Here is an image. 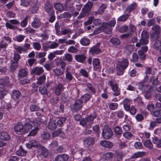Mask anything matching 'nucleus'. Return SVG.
Here are the masks:
<instances>
[{"label": "nucleus", "instance_id": "1", "mask_svg": "<svg viewBox=\"0 0 161 161\" xmlns=\"http://www.w3.org/2000/svg\"><path fill=\"white\" fill-rule=\"evenodd\" d=\"M113 135V132L111 128L108 126H105L102 130V136L105 139H109Z\"/></svg>", "mask_w": 161, "mask_h": 161}, {"label": "nucleus", "instance_id": "2", "mask_svg": "<svg viewBox=\"0 0 161 161\" xmlns=\"http://www.w3.org/2000/svg\"><path fill=\"white\" fill-rule=\"evenodd\" d=\"M9 21V22H6L5 24V26L7 29L15 30L16 29L18 28V27L13 25L18 26H19L20 25L19 20L16 19H10Z\"/></svg>", "mask_w": 161, "mask_h": 161}, {"label": "nucleus", "instance_id": "3", "mask_svg": "<svg viewBox=\"0 0 161 161\" xmlns=\"http://www.w3.org/2000/svg\"><path fill=\"white\" fill-rule=\"evenodd\" d=\"M83 107V103L79 99L75 100L74 103L71 106V110L73 112H77L81 109Z\"/></svg>", "mask_w": 161, "mask_h": 161}, {"label": "nucleus", "instance_id": "4", "mask_svg": "<svg viewBox=\"0 0 161 161\" xmlns=\"http://www.w3.org/2000/svg\"><path fill=\"white\" fill-rule=\"evenodd\" d=\"M108 85L111 87L112 90L114 92V95L117 96L120 95V89L117 84H114V82L112 80H110L108 82Z\"/></svg>", "mask_w": 161, "mask_h": 161}, {"label": "nucleus", "instance_id": "5", "mask_svg": "<svg viewBox=\"0 0 161 161\" xmlns=\"http://www.w3.org/2000/svg\"><path fill=\"white\" fill-rule=\"evenodd\" d=\"M100 44L97 43L95 45L90 48L89 53L92 55H95L101 52V50L100 48Z\"/></svg>", "mask_w": 161, "mask_h": 161}, {"label": "nucleus", "instance_id": "6", "mask_svg": "<svg viewBox=\"0 0 161 161\" xmlns=\"http://www.w3.org/2000/svg\"><path fill=\"white\" fill-rule=\"evenodd\" d=\"M14 130L16 133L18 135H22L25 133L24 126L21 122L17 123L14 126Z\"/></svg>", "mask_w": 161, "mask_h": 161}, {"label": "nucleus", "instance_id": "7", "mask_svg": "<svg viewBox=\"0 0 161 161\" xmlns=\"http://www.w3.org/2000/svg\"><path fill=\"white\" fill-rule=\"evenodd\" d=\"M44 9L48 15L55 14V11L52 5L49 2H46L44 4Z\"/></svg>", "mask_w": 161, "mask_h": 161}, {"label": "nucleus", "instance_id": "8", "mask_svg": "<svg viewBox=\"0 0 161 161\" xmlns=\"http://www.w3.org/2000/svg\"><path fill=\"white\" fill-rule=\"evenodd\" d=\"M100 60L98 58H94L92 61L93 69L95 71L100 72L101 66L100 64Z\"/></svg>", "mask_w": 161, "mask_h": 161}, {"label": "nucleus", "instance_id": "9", "mask_svg": "<svg viewBox=\"0 0 161 161\" xmlns=\"http://www.w3.org/2000/svg\"><path fill=\"white\" fill-rule=\"evenodd\" d=\"M129 63V61L127 58H122L121 61L118 62L117 66L125 69L128 67Z\"/></svg>", "mask_w": 161, "mask_h": 161}, {"label": "nucleus", "instance_id": "10", "mask_svg": "<svg viewBox=\"0 0 161 161\" xmlns=\"http://www.w3.org/2000/svg\"><path fill=\"white\" fill-rule=\"evenodd\" d=\"M41 25L40 20L37 17H35L31 23V26L36 29H38Z\"/></svg>", "mask_w": 161, "mask_h": 161}, {"label": "nucleus", "instance_id": "11", "mask_svg": "<svg viewBox=\"0 0 161 161\" xmlns=\"http://www.w3.org/2000/svg\"><path fill=\"white\" fill-rule=\"evenodd\" d=\"M148 34L146 32L143 31H142L141 33V36L142 39L140 41V42L142 44L145 45L148 43L149 41L147 39L148 38Z\"/></svg>", "mask_w": 161, "mask_h": 161}, {"label": "nucleus", "instance_id": "12", "mask_svg": "<svg viewBox=\"0 0 161 161\" xmlns=\"http://www.w3.org/2000/svg\"><path fill=\"white\" fill-rule=\"evenodd\" d=\"M11 136L6 131L0 132V139L3 141H7L10 140Z\"/></svg>", "mask_w": 161, "mask_h": 161}, {"label": "nucleus", "instance_id": "13", "mask_svg": "<svg viewBox=\"0 0 161 161\" xmlns=\"http://www.w3.org/2000/svg\"><path fill=\"white\" fill-rule=\"evenodd\" d=\"M69 156L65 154L59 155L55 158V161H67L69 158Z\"/></svg>", "mask_w": 161, "mask_h": 161}, {"label": "nucleus", "instance_id": "14", "mask_svg": "<svg viewBox=\"0 0 161 161\" xmlns=\"http://www.w3.org/2000/svg\"><path fill=\"white\" fill-rule=\"evenodd\" d=\"M44 72V70L42 67L36 66L32 69L31 72L33 74H35L37 75H39L43 73Z\"/></svg>", "mask_w": 161, "mask_h": 161}, {"label": "nucleus", "instance_id": "15", "mask_svg": "<svg viewBox=\"0 0 161 161\" xmlns=\"http://www.w3.org/2000/svg\"><path fill=\"white\" fill-rule=\"evenodd\" d=\"M63 87V85L59 82L55 88L54 93L55 95L59 96L62 92Z\"/></svg>", "mask_w": 161, "mask_h": 161}, {"label": "nucleus", "instance_id": "16", "mask_svg": "<svg viewBox=\"0 0 161 161\" xmlns=\"http://www.w3.org/2000/svg\"><path fill=\"white\" fill-rule=\"evenodd\" d=\"M24 33L30 36H33L36 33V30L31 27H27L24 29Z\"/></svg>", "mask_w": 161, "mask_h": 161}, {"label": "nucleus", "instance_id": "17", "mask_svg": "<svg viewBox=\"0 0 161 161\" xmlns=\"http://www.w3.org/2000/svg\"><path fill=\"white\" fill-rule=\"evenodd\" d=\"M92 95L89 93H86L82 95L80 98H79L83 103H86L89 101L92 97Z\"/></svg>", "mask_w": 161, "mask_h": 161}, {"label": "nucleus", "instance_id": "18", "mask_svg": "<svg viewBox=\"0 0 161 161\" xmlns=\"http://www.w3.org/2000/svg\"><path fill=\"white\" fill-rule=\"evenodd\" d=\"M86 90L91 94H94L96 93V90L94 86L91 83L87 82L86 83Z\"/></svg>", "mask_w": 161, "mask_h": 161}, {"label": "nucleus", "instance_id": "19", "mask_svg": "<svg viewBox=\"0 0 161 161\" xmlns=\"http://www.w3.org/2000/svg\"><path fill=\"white\" fill-rule=\"evenodd\" d=\"M100 28L102 29V31L107 34H109L111 33L112 28L105 24H104L101 26Z\"/></svg>", "mask_w": 161, "mask_h": 161}, {"label": "nucleus", "instance_id": "20", "mask_svg": "<svg viewBox=\"0 0 161 161\" xmlns=\"http://www.w3.org/2000/svg\"><path fill=\"white\" fill-rule=\"evenodd\" d=\"M27 151L25 150L22 146L20 145L18 150L16 152V154L19 156H26Z\"/></svg>", "mask_w": 161, "mask_h": 161}, {"label": "nucleus", "instance_id": "21", "mask_svg": "<svg viewBox=\"0 0 161 161\" xmlns=\"http://www.w3.org/2000/svg\"><path fill=\"white\" fill-rule=\"evenodd\" d=\"M9 77H4L0 79V86L4 87L8 85L9 82Z\"/></svg>", "mask_w": 161, "mask_h": 161}, {"label": "nucleus", "instance_id": "22", "mask_svg": "<svg viewBox=\"0 0 161 161\" xmlns=\"http://www.w3.org/2000/svg\"><path fill=\"white\" fill-rule=\"evenodd\" d=\"M75 58L77 62L83 63L85 61L86 57L83 54H78L75 56Z\"/></svg>", "mask_w": 161, "mask_h": 161}, {"label": "nucleus", "instance_id": "23", "mask_svg": "<svg viewBox=\"0 0 161 161\" xmlns=\"http://www.w3.org/2000/svg\"><path fill=\"white\" fill-rule=\"evenodd\" d=\"M31 124H32L31 121L30 119H27L26 120V122L23 125L24 129L25 130V133L32 129V126Z\"/></svg>", "mask_w": 161, "mask_h": 161}, {"label": "nucleus", "instance_id": "24", "mask_svg": "<svg viewBox=\"0 0 161 161\" xmlns=\"http://www.w3.org/2000/svg\"><path fill=\"white\" fill-rule=\"evenodd\" d=\"M114 156V154L112 152H107L104 154L102 156V158L104 160H110Z\"/></svg>", "mask_w": 161, "mask_h": 161}, {"label": "nucleus", "instance_id": "25", "mask_svg": "<svg viewBox=\"0 0 161 161\" xmlns=\"http://www.w3.org/2000/svg\"><path fill=\"white\" fill-rule=\"evenodd\" d=\"M100 145L106 148H111L113 146V143L111 142L107 141H103L100 143Z\"/></svg>", "mask_w": 161, "mask_h": 161}, {"label": "nucleus", "instance_id": "26", "mask_svg": "<svg viewBox=\"0 0 161 161\" xmlns=\"http://www.w3.org/2000/svg\"><path fill=\"white\" fill-rule=\"evenodd\" d=\"M21 94L20 92L17 90H14L12 92L11 97L14 100H17L20 97Z\"/></svg>", "mask_w": 161, "mask_h": 161}, {"label": "nucleus", "instance_id": "27", "mask_svg": "<svg viewBox=\"0 0 161 161\" xmlns=\"http://www.w3.org/2000/svg\"><path fill=\"white\" fill-rule=\"evenodd\" d=\"M97 117V114L95 111H94L93 112L91 113L90 115H87V119L88 122H91L93 121Z\"/></svg>", "mask_w": 161, "mask_h": 161}, {"label": "nucleus", "instance_id": "28", "mask_svg": "<svg viewBox=\"0 0 161 161\" xmlns=\"http://www.w3.org/2000/svg\"><path fill=\"white\" fill-rule=\"evenodd\" d=\"M80 43L82 46H87L90 43V40L86 36H84L81 39Z\"/></svg>", "mask_w": 161, "mask_h": 161}, {"label": "nucleus", "instance_id": "29", "mask_svg": "<svg viewBox=\"0 0 161 161\" xmlns=\"http://www.w3.org/2000/svg\"><path fill=\"white\" fill-rule=\"evenodd\" d=\"M40 155L44 157H47L48 155V152L47 149L44 146L41 147L39 151Z\"/></svg>", "mask_w": 161, "mask_h": 161}, {"label": "nucleus", "instance_id": "30", "mask_svg": "<svg viewBox=\"0 0 161 161\" xmlns=\"http://www.w3.org/2000/svg\"><path fill=\"white\" fill-rule=\"evenodd\" d=\"M48 128L51 130H54L57 128L56 125V121L55 120H53L49 122Z\"/></svg>", "mask_w": 161, "mask_h": 161}, {"label": "nucleus", "instance_id": "31", "mask_svg": "<svg viewBox=\"0 0 161 161\" xmlns=\"http://www.w3.org/2000/svg\"><path fill=\"white\" fill-rule=\"evenodd\" d=\"M27 75V71L25 69H22L19 70L18 76L19 79H22L26 77Z\"/></svg>", "mask_w": 161, "mask_h": 161}, {"label": "nucleus", "instance_id": "32", "mask_svg": "<svg viewBox=\"0 0 161 161\" xmlns=\"http://www.w3.org/2000/svg\"><path fill=\"white\" fill-rule=\"evenodd\" d=\"M46 80V75L43 74L37 78L36 83L38 85H41L45 82Z\"/></svg>", "mask_w": 161, "mask_h": 161}, {"label": "nucleus", "instance_id": "33", "mask_svg": "<svg viewBox=\"0 0 161 161\" xmlns=\"http://www.w3.org/2000/svg\"><path fill=\"white\" fill-rule=\"evenodd\" d=\"M94 142V139L93 137H88L86 138L84 141V145L87 146H90Z\"/></svg>", "mask_w": 161, "mask_h": 161}, {"label": "nucleus", "instance_id": "34", "mask_svg": "<svg viewBox=\"0 0 161 161\" xmlns=\"http://www.w3.org/2000/svg\"><path fill=\"white\" fill-rule=\"evenodd\" d=\"M70 99L69 94L67 92H64L62 95L61 100L64 103L69 102Z\"/></svg>", "mask_w": 161, "mask_h": 161}, {"label": "nucleus", "instance_id": "35", "mask_svg": "<svg viewBox=\"0 0 161 161\" xmlns=\"http://www.w3.org/2000/svg\"><path fill=\"white\" fill-rule=\"evenodd\" d=\"M67 118L65 117H62L60 118L59 119L56 121V125L57 127H61L63 125L64 123L65 122Z\"/></svg>", "mask_w": 161, "mask_h": 161}, {"label": "nucleus", "instance_id": "36", "mask_svg": "<svg viewBox=\"0 0 161 161\" xmlns=\"http://www.w3.org/2000/svg\"><path fill=\"white\" fill-rule=\"evenodd\" d=\"M18 64V63L14 62L13 60H11V64L10 66V70L14 72L17 68Z\"/></svg>", "mask_w": 161, "mask_h": 161}, {"label": "nucleus", "instance_id": "37", "mask_svg": "<svg viewBox=\"0 0 161 161\" xmlns=\"http://www.w3.org/2000/svg\"><path fill=\"white\" fill-rule=\"evenodd\" d=\"M54 6L55 9L58 11L61 12L64 9L63 5L59 3H54Z\"/></svg>", "mask_w": 161, "mask_h": 161}, {"label": "nucleus", "instance_id": "38", "mask_svg": "<svg viewBox=\"0 0 161 161\" xmlns=\"http://www.w3.org/2000/svg\"><path fill=\"white\" fill-rule=\"evenodd\" d=\"M29 17L28 16H26L20 22V25L21 27H25L28 24Z\"/></svg>", "mask_w": 161, "mask_h": 161}, {"label": "nucleus", "instance_id": "39", "mask_svg": "<svg viewBox=\"0 0 161 161\" xmlns=\"http://www.w3.org/2000/svg\"><path fill=\"white\" fill-rule=\"evenodd\" d=\"M109 42L112 44L116 46L119 45L120 43V42L119 39L117 38L113 37L111 38Z\"/></svg>", "mask_w": 161, "mask_h": 161}, {"label": "nucleus", "instance_id": "40", "mask_svg": "<svg viewBox=\"0 0 161 161\" xmlns=\"http://www.w3.org/2000/svg\"><path fill=\"white\" fill-rule=\"evenodd\" d=\"M41 119H42L41 117H38L34 119L32 122L31 121L32 123L34 126H37V127L40 126V125L42 123Z\"/></svg>", "mask_w": 161, "mask_h": 161}, {"label": "nucleus", "instance_id": "41", "mask_svg": "<svg viewBox=\"0 0 161 161\" xmlns=\"http://www.w3.org/2000/svg\"><path fill=\"white\" fill-rule=\"evenodd\" d=\"M144 155V153L143 152H138L134 153L131 156V158H141L143 157Z\"/></svg>", "mask_w": 161, "mask_h": 161}, {"label": "nucleus", "instance_id": "42", "mask_svg": "<svg viewBox=\"0 0 161 161\" xmlns=\"http://www.w3.org/2000/svg\"><path fill=\"white\" fill-rule=\"evenodd\" d=\"M136 3H133L127 7V10H128V13H130L132 11H134L136 7Z\"/></svg>", "mask_w": 161, "mask_h": 161}, {"label": "nucleus", "instance_id": "43", "mask_svg": "<svg viewBox=\"0 0 161 161\" xmlns=\"http://www.w3.org/2000/svg\"><path fill=\"white\" fill-rule=\"evenodd\" d=\"M93 130L95 132L97 136L99 137L100 133V127L98 125H96L92 127Z\"/></svg>", "mask_w": 161, "mask_h": 161}, {"label": "nucleus", "instance_id": "44", "mask_svg": "<svg viewBox=\"0 0 161 161\" xmlns=\"http://www.w3.org/2000/svg\"><path fill=\"white\" fill-rule=\"evenodd\" d=\"M74 2L73 0H67L65 4V7L67 8H74V7H73V5Z\"/></svg>", "mask_w": 161, "mask_h": 161}, {"label": "nucleus", "instance_id": "45", "mask_svg": "<svg viewBox=\"0 0 161 161\" xmlns=\"http://www.w3.org/2000/svg\"><path fill=\"white\" fill-rule=\"evenodd\" d=\"M154 32H153L151 34V39L152 42L155 41L157 40H159L158 39L159 37V34Z\"/></svg>", "mask_w": 161, "mask_h": 161}, {"label": "nucleus", "instance_id": "46", "mask_svg": "<svg viewBox=\"0 0 161 161\" xmlns=\"http://www.w3.org/2000/svg\"><path fill=\"white\" fill-rule=\"evenodd\" d=\"M84 151V149L82 148H80L78 150L76 151L75 153L74 156L76 158L80 159L82 155V153Z\"/></svg>", "mask_w": 161, "mask_h": 161}, {"label": "nucleus", "instance_id": "47", "mask_svg": "<svg viewBox=\"0 0 161 161\" xmlns=\"http://www.w3.org/2000/svg\"><path fill=\"white\" fill-rule=\"evenodd\" d=\"M154 42L153 44V48L156 50H158L160 47L161 46V41L160 40H157Z\"/></svg>", "mask_w": 161, "mask_h": 161}, {"label": "nucleus", "instance_id": "48", "mask_svg": "<svg viewBox=\"0 0 161 161\" xmlns=\"http://www.w3.org/2000/svg\"><path fill=\"white\" fill-rule=\"evenodd\" d=\"M53 71L55 75L58 77L61 76L64 73V71H62L61 69L58 68L53 69Z\"/></svg>", "mask_w": 161, "mask_h": 161}, {"label": "nucleus", "instance_id": "49", "mask_svg": "<svg viewBox=\"0 0 161 161\" xmlns=\"http://www.w3.org/2000/svg\"><path fill=\"white\" fill-rule=\"evenodd\" d=\"M21 58L20 55L18 53H16L15 51H14V57L13 58V61L16 63H18L19 60Z\"/></svg>", "mask_w": 161, "mask_h": 161}, {"label": "nucleus", "instance_id": "50", "mask_svg": "<svg viewBox=\"0 0 161 161\" xmlns=\"http://www.w3.org/2000/svg\"><path fill=\"white\" fill-rule=\"evenodd\" d=\"M129 15L127 14H125L121 15L117 19L118 21H126L128 19Z\"/></svg>", "mask_w": 161, "mask_h": 161}, {"label": "nucleus", "instance_id": "51", "mask_svg": "<svg viewBox=\"0 0 161 161\" xmlns=\"http://www.w3.org/2000/svg\"><path fill=\"white\" fill-rule=\"evenodd\" d=\"M39 92L42 95L46 94L47 93V88L45 86H40L39 88Z\"/></svg>", "mask_w": 161, "mask_h": 161}, {"label": "nucleus", "instance_id": "52", "mask_svg": "<svg viewBox=\"0 0 161 161\" xmlns=\"http://www.w3.org/2000/svg\"><path fill=\"white\" fill-rule=\"evenodd\" d=\"M144 146L149 149L153 147V145L150 140H146L144 142Z\"/></svg>", "mask_w": 161, "mask_h": 161}, {"label": "nucleus", "instance_id": "53", "mask_svg": "<svg viewBox=\"0 0 161 161\" xmlns=\"http://www.w3.org/2000/svg\"><path fill=\"white\" fill-rule=\"evenodd\" d=\"M32 0H20V5L24 7H27L30 5Z\"/></svg>", "mask_w": 161, "mask_h": 161}, {"label": "nucleus", "instance_id": "54", "mask_svg": "<svg viewBox=\"0 0 161 161\" xmlns=\"http://www.w3.org/2000/svg\"><path fill=\"white\" fill-rule=\"evenodd\" d=\"M65 72V77L66 79L69 81H71L73 79V77L70 72L68 71L67 70H66Z\"/></svg>", "mask_w": 161, "mask_h": 161}, {"label": "nucleus", "instance_id": "55", "mask_svg": "<svg viewBox=\"0 0 161 161\" xmlns=\"http://www.w3.org/2000/svg\"><path fill=\"white\" fill-rule=\"evenodd\" d=\"M41 137L42 139L47 141L50 139V134L48 132L44 133L41 135Z\"/></svg>", "mask_w": 161, "mask_h": 161}, {"label": "nucleus", "instance_id": "56", "mask_svg": "<svg viewBox=\"0 0 161 161\" xmlns=\"http://www.w3.org/2000/svg\"><path fill=\"white\" fill-rule=\"evenodd\" d=\"M114 132L117 135H120L122 134V130L121 128L119 126H116L114 128Z\"/></svg>", "mask_w": 161, "mask_h": 161}, {"label": "nucleus", "instance_id": "57", "mask_svg": "<svg viewBox=\"0 0 161 161\" xmlns=\"http://www.w3.org/2000/svg\"><path fill=\"white\" fill-rule=\"evenodd\" d=\"M36 59L34 58H30L27 60V62L29 64V66L32 67L35 64H36Z\"/></svg>", "mask_w": 161, "mask_h": 161}, {"label": "nucleus", "instance_id": "58", "mask_svg": "<svg viewBox=\"0 0 161 161\" xmlns=\"http://www.w3.org/2000/svg\"><path fill=\"white\" fill-rule=\"evenodd\" d=\"M109 108L112 110H114L117 109L118 107V103H111L109 105Z\"/></svg>", "mask_w": 161, "mask_h": 161}, {"label": "nucleus", "instance_id": "59", "mask_svg": "<svg viewBox=\"0 0 161 161\" xmlns=\"http://www.w3.org/2000/svg\"><path fill=\"white\" fill-rule=\"evenodd\" d=\"M9 71L6 67H0V75H6Z\"/></svg>", "mask_w": 161, "mask_h": 161}, {"label": "nucleus", "instance_id": "60", "mask_svg": "<svg viewBox=\"0 0 161 161\" xmlns=\"http://www.w3.org/2000/svg\"><path fill=\"white\" fill-rule=\"evenodd\" d=\"M115 113L117 117L119 119H122L123 118L125 115L124 112L123 111L120 110L116 111Z\"/></svg>", "mask_w": 161, "mask_h": 161}, {"label": "nucleus", "instance_id": "61", "mask_svg": "<svg viewBox=\"0 0 161 161\" xmlns=\"http://www.w3.org/2000/svg\"><path fill=\"white\" fill-rule=\"evenodd\" d=\"M32 46L34 48L37 50H40L41 46L40 44L38 42H33L32 43Z\"/></svg>", "mask_w": 161, "mask_h": 161}, {"label": "nucleus", "instance_id": "62", "mask_svg": "<svg viewBox=\"0 0 161 161\" xmlns=\"http://www.w3.org/2000/svg\"><path fill=\"white\" fill-rule=\"evenodd\" d=\"M141 114H137L135 116V119L137 122H141L144 120V118Z\"/></svg>", "mask_w": 161, "mask_h": 161}, {"label": "nucleus", "instance_id": "63", "mask_svg": "<svg viewBox=\"0 0 161 161\" xmlns=\"http://www.w3.org/2000/svg\"><path fill=\"white\" fill-rule=\"evenodd\" d=\"M107 5L106 4H102L100 7L99 10V13L101 14L104 12L105 9L107 7Z\"/></svg>", "mask_w": 161, "mask_h": 161}, {"label": "nucleus", "instance_id": "64", "mask_svg": "<svg viewBox=\"0 0 161 161\" xmlns=\"http://www.w3.org/2000/svg\"><path fill=\"white\" fill-rule=\"evenodd\" d=\"M117 74L118 75H122L124 73V71L125 69H124L122 68L117 66Z\"/></svg>", "mask_w": 161, "mask_h": 161}]
</instances>
